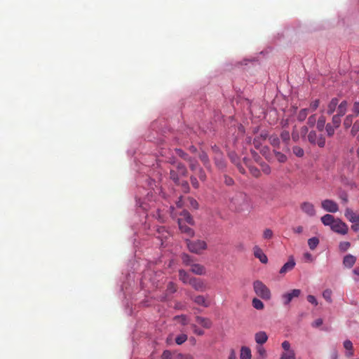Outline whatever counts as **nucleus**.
Listing matches in <instances>:
<instances>
[{
	"instance_id": "a878e982",
	"label": "nucleus",
	"mask_w": 359,
	"mask_h": 359,
	"mask_svg": "<svg viewBox=\"0 0 359 359\" xmlns=\"http://www.w3.org/2000/svg\"><path fill=\"white\" fill-rule=\"evenodd\" d=\"M199 158L207 169L210 168V162L208 156L205 152H204V151L201 152L199 154Z\"/></svg>"
},
{
	"instance_id": "aec40b11",
	"label": "nucleus",
	"mask_w": 359,
	"mask_h": 359,
	"mask_svg": "<svg viewBox=\"0 0 359 359\" xmlns=\"http://www.w3.org/2000/svg\"><path fill=\"white\" fill-rule=\"evenodd\" d=\"M337 219L334 217L330 214H326L321 217L322 223L325 226H330V228L333 225L334 222Z\"/></svg>"
},
{
	"instance_id": "69168bd1",
	"label": "nucleus",
	"mask_w": 359,
	"mask_h": 359,
	"mask_svg": "<svg viewBox=\"0 0 359 359\" xmlns=\"http://www.w3.org/2000/svg\"><path fill=\"white\" fill-rule=\"evenodd\" d=\"M229 157H230V158H231V160L232 163H233L236 165L238 163H239V162H238V156H237L235 154H233V153H231V154H229Z\"/></svg>"
},
{
	"instance_id": "5701e85b",
	"label": "nucleus",
	"mask_w": 359,
	"mask_h": 359,
	"mask_svg": "<svg viewBox=\"0 0 359 359\" xmlns=\"http://www.w3.org/2000/svg\"><path fill=\"white\" fill-rule=\"evenodd\" d=\"M193 277H191L189 274L183 269L179 270V278L184 283L187 284L190 283V280L192 279Z\"/></svg>"
},
{
	"instance_id": "9d476101",
	"label": "nucleus",
	"mask_w": 359,
	"mask_h": 359,
	"mask_svg": "<svg viewBox=\"0 0 359 359\" xmlns=\"http://www.w3.org/2000/svg\"><path fill=\"white\" fill-rule=\"evenodd\" d=\"M295 264L296 263L294 262V258L292 257H290L288 261L281 267L279 273L283 275L285 274L287 272L292 270Z\"/></svg>"
},
{
	"instance_id": "4be33fe9",
	"label": "nucleus",
	"mask_w": 359,
	"mask_h": 359,
	"mask_svg": "<svg viewBox=\"0 0 359 359\" xmlns=\"http://www.w3.org/2000/svg\"><path fill=\"white\" fill-rule=\"evenodd\" d=\"M344 347L348 351L346 353V356L351 358L354 355L353 344L350 340H346L344 341Z\"/></svg>"
},
{
	"instance_id": "bf43d9fd",
	"label": "nucleus",
	"mask_w": 359,
	"mask_h": 359,
	"mask_svg": "<svg viewBox=\"0 0 359 359\" xmlns=\"http://www.w3.org/2000/svg\"><path fill=\"white\" fill-rule=\"evenodd\" d=\"M189 201L191 208L196 210L198 208V203L194 198H189Z\"/></svg>"
},
{
	"instance_id": "4c0bfd02",
	"label": "nucleus",
	"mask_w": 359,
	"mask_h": 359,
	"mask_svg": "<svg viewBox=\"0 0 359 359\" xmlns=\"http://www.w3.org/2000/svg\"><path fill=\"white\" fill-rule=\"evenodd\" d=\"M280 138L283 142H285L288 146L290 140V134L287 130H283L280 133Z\"/></svg>"
},
{
	"instance_id": "a211bd4d",
	"label": "nucleus",
	"mask_w": 359,
	"mask_h": 359,
	"mask_svg": "<svg viewBox=\"0 0 359 359\" xmlns=\"http://www.w3.org/2000/svg\"><path fill=\"white\" fill-rule=\"evenodd\" d=\"M337 115L340 116H344L346 111L348 108V102L346 100L342 101L340 104H338L337 105Z\"/></svg>"
},
{
	"instance_id": "bb28decb",
	"label": "nucleus",
	"mask_w": 359,
	"mask_h": 359,
	"mask_svg": "<svg viewBox=\"0 0 359 359\" xmlns=\"http://www.w3.org/2000/svg\"><path fill=\"white\" fill-rule=\"evenodd\" d=\"M176 170L177 171L180 176H187L188 171L186 166L182 163H176Z\"/></svg>"
},
{
	"instance_id": "052dcab7",
	"label": "nucleus",
	"mask_w": 359,
	"mask_h": 359,
	"mask_svg": "<svg viewBox=\"0 0 359 359\" xmlns=\"http://www.w3.org/2000/svg\"><path fill=\"white\" fill-rule=\"evenodd\" d=\"M190 180H191V183L192 186L195 189H198L199 187V183H198V180H197L196 177L191 176Z\"/></svg>"
},
{
	"instance_id": "c03bdc74",
	"label": "nucleus",
	"mask_w": 359,
	"mask_h": 359,
	"mask_svg": "<svg viewBox=\"0 0 359 359\" xmlns=\"http://www.w3.org/2000/svg\"><path fill=\"white\" fill-rule=\"evenodd\" d=\"M353 116H354L353 114H349L346 116L344 121V126L346 128H350L352 125Z\"/></svg>"
},
{
	"instance_id": "338daca9",
	"label": "nucleus",
	"mask_w": 359,
	"mask_h": 359,
	"mask_svg": "<svg viewBox=\"0 0 359 359\" xmlns=\"http://www.w3.org/2000/svg\"><path fill=\"white\" fill-rule=\"evenodd\" d=\"M282 348L285 350V351H289L292 350L290 349V344L288 341H284L282 343Z\"/></svg>"
},
{
	"instance_id": "9b49d317",
	"label": "nucleus",
	"mask_w": 359,
	"mask_h": 359,
	"mask_svg": "<svg viewBox=\"0 0 359 359\" xmlns=\"http://www.w3.org/2000/svg\"><path fill=\"white\" fill-rule=\"evenodd\" d=\"M253 252H254L255 257L256 258L259 259L262 263H263V264L267 263L268 258L259 247L255 246L253 248Z\"/></svg>"
},
{
	"instance_id": "6e6552de",
	"label": "nucleus",
	"mask_w": 359,
	"mask_h": 359,
	"mask_svg": "<svg viewBox=\"0 0 359 359\" xmlns=\"http://www.w3.org/2000/svg\"><path fill=\"white\" fill-rule=\"evenodd\" d=\"M177 223L181 233H184L189 237H193L194 236V231L183 223L182 218H179Z\"/></svg>"
},
{
	"instance_id": "603ef678",
	"label": "nucleus",
	"mask_w": 359,
	"mask_h": 359,
	"mask_svg": "<svg viewBox=\"0 0 359 359\" xmlns=\"http://www.w3.org/2000/svg\"><path fill=\"white\" fill-rule=\"evenodd\" d=\"M316 123V114L311 115L308 118L307 125L309 127H313L315 126Z\"/></svg>"
},
{
	"instance_id": "5fc2aeb1",
	"label": "nucleus",
	"mask_w": 359,
	"mask_h": 359,
	"mask_svg": "<svg viewBox=\"0 0 359 359\" xmlns=\"http://www.w3.org/2000/svg\"><path fill=\"white\" fill-rule=\"evenodd\" d=\"M167 291L170 293L175 292L177 291V285L172 282L168 283L167 285Z\"/></svg>"
},
{
	"instance_id": "e433bc0d",
	"label": "nucleus",
	"mask_w": 359,
	"mask_h": 359,
	"mask_svg": "<svg viewBox=\"0 0 359 359\" xmlns=\"http://www.w3.org/2000/svg\"><path fill=\"white\" fill-rule=\"evenodd\" d=\"M274 155L277 161L280 163H285L287 160L286 155L281 153L280 151H274Z\"/></svg>"
},
{
	"instance_id": "58836bf2",
	"label": "nucleus",
	"mask_w": 359,
	"mask_h": 359,
	"mask_svg": "<svg viewBox=\"0 0 359 359\" xmlns=\"http://www.w3.org/2000/svg\"><path fill=\"white\" fill-rule=\"evenodd\" d=\"M292 152L297 157H303L304 155V149L302 147H299V146L293 147Z\"/></svg>"
},
{
	"instance_id": "423d86ee",
	"label": "nucleus",
	"mask_w": 359,
	"mask_h": 359,
	"mask_svg": "<svg viewBox=\"0 0 359 359\" xmlns=\"http://www.w3.org/2000/svg\"><path fill=\"white\" fill-rule=\"evenodd\" d=\"M300 294L301 290L299 289H294L290 292L283 294L281 296L283 304L285 306L288 305L294 298L299 297Z\"/></svg>"
},
{
	"instance_id": "8fccbe9b",
	"label": "nucleus",
	"mask_w": 359,
	"mask_h": 359,
	"mask_svg": "<svg viewBox=\"0 0 359 359\" xmlns=\"http://www.w3.org/2000/svg\"><path fill=\"white\" fill-rule=\"evenodd\" d=\"M320 105V100L316 99L310 103L309 111H316Z\"/></svg>"
},
{
	"instance_id": "79ce46f5",
	"label": "nucleus",
	"mask_w": 359,
	"mask_h": 359,
	"mask_svg": "<svg viewBox=\"0 0 359 359\" xmlns=\"http://www.w3.org/2000/svg\"><path fill=\"white\" fill-rule=\"evenodd\" d=\"M248 168H249V171H250V174L253 177H257V178L260 177L261 172L257 168H256L255 166H251V165H249Z\"/></svg>"
},
{
	"instance_id": "c85d7f7f",
	"label": "nucleus",
	"mask_w": 359,
	"mask_h": 359,
	"mask_svg": "<svg viewBox=\"0 0 359 359\" xmlns=\"http://www.w3.org/2000/svg\"><path fill=\"white\" fill-rule=\"evenodd\" d=\"M325 117L324 116H320L317 121L316 128L320 131L322 132L325 127Z\"/></svg>"
},
{
	"instance_id": "1a4fd4ad",
	"label": "nucleus",
	"mask_w": 359,
	"mask_h": 359,
	"mask_svg": "<svg viewBox=\"0 0 359 359\" xmlns=\"http://www.w3.org/2000/svg\"><path fill=\"white\" fill-rule=\"evenodd\" d=\"M189 285H191L197 291L203 292L206 289L205 284L203 281L196 278L193 277L192 279L190 280Z\"/></svg>"
},
{
	"instance_id": "ea45409f",
	"label": "nucleus",
	"mask_w": 359,
	"mask_h": 359,
	"mask_svg": "<svg viewBox=\"0 0 359 359\" xmlns=\"http://www.w3.org/2000/svg\"><path fill=\"white\" fill-rule=\"evenodd\" d=\"M182 259L183 263L187 266H191L193 264V259L188 254H183L182 255Z\"/></svg>"
},
{
	"instance_id": "412c9836",
	"label": "nucleus",
	"mask_w": 359,
	"mask_h": 359,
	"mask_svg": "<svg viewBox=\"0 0 359 359\" xmlns=\"http://www.w3.org/2000/svg\"><path fill=\"white\" fill-rule=\"evenodd\" d=\"M180 218H182L183 219V223H188L189 224H191V225H193L194 222V219L191 217V215H190V213L186 210H184L182 211V212L180 213Z\"/></svg>"
},
{
	"instance_id": "473e14b6",
	"label": "nucleus",
	"mask_w": 359,
	"mask_h": 359,
	"mask_svg": "<svg viewBox=\"0 0 359 359\" xmlns=\"http://www.w3.org/2000/svg\"><path fill=\"white\" fill-rule=\"evenodd\" d=\"M319 244V239L316 237L311 238L308 240V245L311 250H313Z\"/></svg>"
},
{
	"instance_id": "6ab92c4d",
	"label": "nucleus",
	"mask_w": 359,
	"mask_h": 359,
	"mask_svg": "<svg viewBox=\"0 0 359 359\" xmlns=\"http://www.w3.org/2000/svg\"><path fill=\"white\" fill-rule=\"evenodd\" d=\"M339 104V100L337 97L332 98L327 104V114L331 115L336 110V107Z\"/></svg>"
},
{
	"instance_id": "de8ad7c7",
	"label": "nucleus",
	"mask_w": 359,
	"mask_h": 359,
	"mask_svg": "<svg viewBox=\"0 0 359 359\" xmlns=\"http://www.w3.org/2000/svg\"><path fill=\"white\" fill-rule=\"evenodd\" d=\"M187 340V335L185 334H182L178 335L175 339V342L178 345L182 344Z\"/></svg>"
},
{
	"instance_id": "7ed1b4c3",
	"label": "nucleus",
	"mask_w": 359,
	"mask_h": 359,
	"mask_svg": "<svg viewBox=\"0 0 359 359\" xmlns=\"http://www.w3.org/2000/svg\"><path fill=\"white\" fill-rule=\"evenodd\" d=\"M309 142L313 145H318L320 148L325 146V138L323 135H317L315 130H311L308 134Z\"/></svg>"
},
{
	"instance_id": "cd10ccee",
	"label": "nucleus",
	"mask_w": 359,
	"mask_h": 359,
	"mask_svg": "<svg viewBox=\"0 0 359 359\" xmlns=\"http://www.w3.org/2000/svg\"><path fill=\"white\" fill-rule=\"evenodd\" d=\"M270 144L275 148H280V139L276 135H272L269 137Z\"/></svg>"
},
{
	"instance_id": "7c9ffc66",
	"label": "nucleus",
	"mask_w": 359,
	"mask_h": 359,
	"mask_svg": "<svg viewBox=\"0 0 359 359\" xmlns=\"http://www.w3.org/2000/svg\"><path fill=\"white\" fill-rule=\"evenodd\" d=\"M280 359H296V355L294 350L283 352Z\"/></svg>"
},
{
	"instance_id": "72a5a7b5",
	"label": "nucleus",
	"mask_w": 359,
	"mask_h": 359,
	"mask_svg": "<svg viewBox=\"0 0 359 359\" xmlns=\"http://www.w3.org/2000/svg\"><path fill=\"white\" fill-rule=\"evenodd\" d=\"M188 163L189 168L192 171H196L197 170H198L199 165L198 161L195 158H189Z\"/></svg>"
},
{
	"instance_id": "c756f323",
	"label": "nucleus",
	"mask_w": 359,
	"mask_h": 359,
	"mask_svg": "<svg viewBox=\"0 0 359 359\" xmlns=\"http://www.w3.org/2000/svg\"><path fill=\"white\" fill-rule=\"evenodd\" d=\"M256 349L259 355V359H265L266 358V351L262 345H257Z\"/></svg>"
},
{
	"instance_id": "0e129e2a",
	"label": "nucleus",
	"mask_w": 359,
	"mask_h": 359,
	"mask_svg": "<svg viewBox=\"0 0 359 359\" xmlns=\"http://www.w3.org/2000/svg\"><path fill=\"white\" fill-rule=\"evenodd\" d=\"M162 359H171L172 358V353L170 351H164L162 356Z\"/></svg>"
},
{
	"instance_id": "dca6fc26",
	"label": "nucleus",
	"mask_w": 359,
	"mask_h": 359,
	"mask_svg": "<svg viewBox=\"0 0 359 359\" xmlns=\"http://www.w3.org/2000/svg\"><path fill=\"white\" fill-rule=\"evenodd\" d=\"M190 266L191 271L196 275H204L205 273V269L201 264L193 263Z\"/></svg>"
},
{
	"instance_id": "a19ab883",
	"label": "nucleus",
	"mask_w": 359,
	"mask_h": 359,
	"mask_svg": "<svg viewBox=\"0 0 359 359\" xmlns=\"http://www.w3.org/2000/svg\"><path fill=\"white\" fill-rule=\"evenodd\" d=\"M252 306L257 310H262L264 309V306L263 302L260 299L257 298H254L252 299Z\"/></svg>"
},
{
	"instance_id": "f704fd0d",
	"label": "nucleus",
	"mask_w": 359,
	"mask_h": 359,
	"mask_svg": "<svg viewBox=\"0 0 359 359\" xmlns=\"http://www.w3.org/2000/svg\"><path fill=\"white\" fill-rule=\"evenodd\" d=\"M194 301L198 305H201L205 307L208 306V304L206 302L205 298L202 295L196 296Z\"/></svg>"
},
{
	"instance_id": "6e6d98bb",
	"label": "nucleus",
	"mask_w": 359,
	"mask_h": 359,
	"mask_svg": "<svg viewBox=\"0 0 359 359\" xmlns=\"http://www.w3.org/2000/svg\"><path fill=\"white\" fill-rule=\"evenodd\" d=\"M273 235V231L270 229H266L263 232V238L264 239H271Z\"/></svg>"
},
{
	"instance_id": "393cba45",
	"label": "nucleus",
	"mask_w": 359,
	"mask_h": 359,
	"mask_svg": "<svg viewBox=\"0 0 359 359\" xmlns=\"http://www.w3.org/2000/svg\"><path fill=\"white\" fill-rule=\"evenodd\" d=\"M245 196L242 193L236 194L235 196L232 198L231 202L238 207H240L242 204V201L245 200Z\"/></svg>"
},
{
	"instance_id": "ddd939ff",
	"label": "nucleus",
	"mask_w": 359,
	"mask_h": 359,
	"mask_svg": "<svg viewBox=\"0 0 359 359\" xmlns=\"http://www.w3.org/2000/svg\"><path fill=\"white\" fill-rule=\"evenodd\" d=\"M255 340L257 345H263L268 340V335L264 331H259L255 334Z\"/></svg>"
},
{
	"instance_id": "774afa93",
	"label": "nucleus",
	"mask_w": 359,
	"mask_h": 359,
	"mask_svg": "<svg viewBox=\"0 0 359 359\" xmlns=\"http://www.w3.org/2000/svg\"><path fill=\"white\" fill-rule=\"evenodd\" d=\"M177 359H194L193 356L189 354L179 353L177 356Z\"/></svg>"
},
{
	"instance_id": "13d9d810",
	"label": "nucleus",
	"mask_w": 359,
	"mask_h": 359,
	"mask_svg": "<svg viewBox=\"0 0 359 359\" xmlns=\"http://www.w3.org/2000/svg\"><path fill=\"white\" fill-rule=\"evenodd\" d=\"M197 174L201 181H205L206 180V175L201 168H198Z\"/></svg>"
},
{
	"instance_id": "e2e57ef3",
	"label": "nucleus",
	"mask_w": 359,
	"mask_h": 359,
	"mask_svg": "<svg viewBox=\"0 0 359 359\" xmlns=\"http://www.w3.org/2000/svg\"><path fill=\"white\" fill-rule=\"evenodd\" d=\"M350 247L349 242H343L339 245V248L341 250L346 251Z\"/></svg>"
},
{
	"instance_id": "c9c22d12",
	"label": "nucleus",
	"mask_w": 359,
	"mask_h": 359,
	"mask_svg": "<svg viewBox=\"0 0 359 359\" xmlns=\"http://www.w3.org/2000/svg\"><path fill=\"white\" fill-rule=\"evenodd\" d=\"M179 177H180V175L178 174L177 170H173V169L170 170V177L175 182V184H180Z\"/></svg>"
},
{
	"instance_id": "f257e3e1",
	"label": "nucleus",
	"mask_w": 359,
	"mask_h": 359,
	"mask_svg": "<svg viewBox=\"0 0 359 359\" xmlns=\"http://www.w3.org/2000/svg\"><path fill=\"white\" fill-rule=\"evenodd\" d=\"M185 241L189 250L196 255L202 254L208 248L206 242L203 240L191 241L186 239Z\"/></svg>"
},
{
	"instance_id": "864d4df0",
	"label": "nucleus",
	"mask_w": 359,
	"mask_h": 359,
	"mask_svg": "<svg viewBox=\"0 0 359 359\" xmlns=\"http://www.w3.org/2000/svg\"><path fill=\"white\" fill-rule=\"evenodd\" d=\"M176 153L178 156H180L181 158H182L184 160L187 161L188 162L189 158H191L187 154H186L184 151L182 149H176Z\"/></svg>"
},
{
	"instance_id": "0eeeda50",
	"label": "nucleus",
	"mask_w": 359,
	"mask_h": 359,
	"mask_svg": "<svg viewBox=\"0 0 359 359\" xmlns=\"http://www.w3.org/2000/svg\"><path fill=\"white\" fill-rule=\"evenodd\" d=\"M322 208L327 212H337L339 210V206L337 203L330 199H325L321 203Z\"/></svg>"
},
{
	"instance_id": "f8f14e48",
	"label": "nucleus",
	"mask_w": 359,
	"mask_h": 359,
	"mask_svg": "<svg viewBox=\"0 0 359 359\" xmlns=\"http://www.w3.org/2000/svg\"><path fill=\"white\" fill-rule=\"evenodd\" d=\"M215 165L219 169H223L226 165V163H225L224 158L223 157V155L220 152V151H219L218 149H215Z\"/></svg>"
},
{
	"instance_id": "4d7b16f0",
	"label": "nucleus",
	"mask_w": 359,
	"mask_h": 359,
	"mask_svg": "<svg viewBox=\"0 0 359 359\" xmlns=\"http://www.w3.org/2000/svg\"><path fill=\"white\" fill-rule=\"evenodd\" d=\"M353 116H357L359 114V102H355L352 108Z\"/></svg>"
},
{
	"instance_id": "b1692460",
	"label": "nucleus",
	"mask_w": 359,
	"mask_h": 359,
	"mask_svg": "<svg viewBox=\"0 0 359 359\" xmlns=\"http://www.w3.org/2000/svg\"><path fill=\"white\" fill-rule=\"evenodd\" d=\"M252 354L251 350L249 347L242 346L241 348L240 358L241 359H251Z\"/></svg>"
},
{
	"instance_id": "2f4dec72",
	"label": "nucleus",
	"mask_w": 359,
	"mask_h": 359,
	"mask_svg": "<svg viewBox=\"0 0 359 359\" xmlns=\"http://www.w3.org/2000/svg\"><path fill=\"white\" fill-rule=\"evenodd\" d=\"M309 112V109L307 108L301 109L297 114V120L299 121H304L308 116Z\"/></svg>"
},
{
	"instance_id": "680f3d73",
	"label": "nucleus",
	"mask_w": 359,
	"mask_h": 359,
	"mask_svg": "<svg viewBox=\"0 0 359 359\" xmlns=\"http://www.w3.org/2000/svg\"><path fill=\"white\" fill-rule=\"evenodd\" d=\"M307 301L309 303H311V304H313L315 306H316L318 304V302H317L316 297L313 295H311V294L308 295L307 296Z\"/></svg>"
},
{
	"instance_id": "20e7f679",
	"label": "nucleus",
	"mask_w": 359,
	"mask_h": 359,
	"mask_svg": "<svg viewBox=\"0 0 359 359\" xmlns=\"http://www.w3.org/2000/svg\"><path fill=\"white\" fill-rule=\"evenodd\" d=\"M300 209L308 217H313L316 215V210L314 205L309 201H304L300 203Z\"/></svg>"
},
{
	"instance_id": "49530a36",
	"label": "nucleus",
	"mask_w": 359,
	"mask_h": 359,
	"mask_svg": "<svg viewBox=\"0 0 359 359\" xmlns=\"http://www.w3.org/2000/svg\"><path fill=\"white\" fill-rule=\"evenodd\" d=\"M341 117L337 114L334 115L332 118V124L334 126V128H339L341 124Z\"/></svg>"
},
{
	"instance_id": "39448f33",
	"label": "nucleus",
	"mask_w": 359,
	"mask_h": 359,
	"mask_svg": "<svg viewBox=\"0 0 359 359\" xmlns=\"http://www.w3.org/2000/svg\"><path fill=\"white\" fill-rule=\"evenodd\" d=\"M331 229L339 234L345 235L348 233V227L346 223L339 219H337L331 227Z\"/></svg>"
},
{
	"instance_id": "4468645a",
	"label": "nucleus",
	"mask_w": 359,
	"mask_h": 359,
	"mask_svg": "<svg viewBox=\"0 0 359 359\" xmlns=\"http://www.w3.org/2000/svg\"><path fill=\"white\" fill-rule=\"evenodd\" d=\"M344 215L351 222H359V214L354 212L351 209L346 208Z\"/></svg>"
},
{
	"instance_id": "09e8293b",
	"label": "nucleus",
	"mask_w": 359,
	"mask_h": 359,
	"mask_svg": "<svg viewBox=\"0 0 359 359\" xmlns=\"http://www.w3.org/2000/svg\"><path fill=\"white\" fill-rule=\"evenodd\" d=\"M178 185L181 187L182 190L184 193L187 194L189 192L190 187L187 181L184 180L181 182H180V184Z\"/></svg>"
},
{
	"instance_id": "f3484780",
	"label": "nucleus",
	"mask_w": 359,
	"mask_h": 359,
	"mask_svg": "<svg viewBox=\"0 0 359 359\" xmlns=\"http://www.w3.org/2000/svg\"><path fill=\"white\" fill-rule=\"evenodd\" d=\"M196 320L204 328L209 329L212 326V322L209 318H203L201 316H196Z\"/></svg>"
},
{
	"instance_id": "f03ea898",
	"label": "nucleus",
	"mask_w": 359,
	"mask_h": 359,
	"mask_svg": "<svg viewBox=\"0 0 359 359\" xmlns=\"http://www.w3.org/2000/svg\"><path fill=\"white\" fill-rule=\"evenodd\" d=\"M255 292L262 299L268 300L271 298L270 290L260 280H256L253 283Z\"/></svg>"
},
{
	"instance_id": "3c124183",
	"label": "nucleus",
	"mask_w": 359,
	"mask_h": 359,
	"mask_svg": "<svg viewBox=\"0 0 359 359\" xmlns=\"http://www.w3.org/2000/svg\"><path fill=\"white\" fill-rule=\"evenodd\" d=\"M174 320H178L183 325H185L188 323L187 318L185 315L176 316L174 317Z\"/></svg>"
},
{
	"instance_id": "37998d69",
	"label": "nucleus",
	"mask_w": 359,
	"mask_h": 359,
	"mask_svg": "<svg viewBox=\"0 0 359 359\" xmlns=\"http://www.w3.org/2000/svg\"><path fill=\"white\" fill-rule=\"evenodd\" d=\"M332 290L330 289H326L323 292V298L329 303L332 302Z\"/></svg>"
},
{
	"instance_id": "2eb2a0df",
	"label": "nucleus",
	"mask_w": 359,
	"mask_h": 359,
	"mask_svg": "<svg viewBox=\"0 0 359 359\" xmlns=\"http://www.w3.org/2000/svg\"><path fill=\"white\" fill-rule=\"evenodd\" d=\"M356 262V257L352 255H347L344 257L343 264L346 268H351Z\"/></svg>"
},
{
	"instance_id": "a18cd8bd",
	"label": "nucleus",
	"mask_w": 359,
	"mask_h": 359,
	"mask_svg": "<svg viewBox=\"0 0 359 359\" xmlns=\"http://www.w3.org/2000/svg\"><path fill=\"white\" fill-rule=\"evenodd\" d=\"M325 130L327 134V136L332 137L334 134L335 129L334 126L331 123H327L325 126Z\"/></svg>"
}]
</instances>
